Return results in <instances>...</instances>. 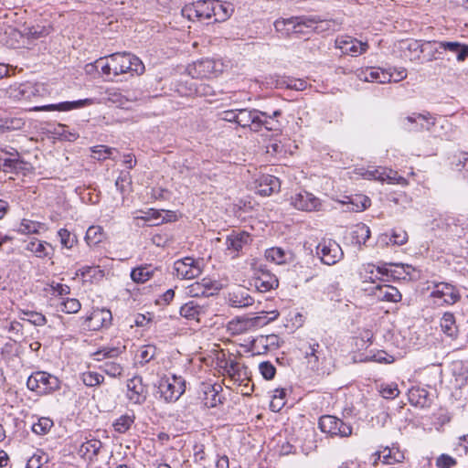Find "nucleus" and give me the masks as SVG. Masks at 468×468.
<instances>
[{"label":"nucleus","mask_w":468,"mask_h":468,"mask_svg":"<svg viewBox=\"0 0 468 468\" xmlns=\"http://www.w3.org/2000/svg\"><path fill=\"white\" fill-rule=\"evenodd\" d=\"M271 317L268 318L266 315H258L254 317H236L231 320L228 324V329L233 335H240L257 327L263 326L275 320L279 316L277 311L271 312Z\"/></svg>","instance_id":"3"},{"label":"nucleus","mask_w":468,"mask_h":468,"mask_svg":"<svg viewBox=\"0 0 468 468\" xmlns=\"http://www.w3.org/2000/svg\"><path fill=\"white\" fill-rule=\"evenodd\" d=\"M125 351V346H104L94 353L95 360L101 361L106 358H115Z\"/></svg>","instance_id":"41"},{"label":"nucleus","mask_w":468,"mask_h":468,"mask_svg":"<svg viewBox=\"0 0 468 468\" xmlns=\"http://www.w3.org/2000/svg\"><path fill=\"white\" fill-rule=\"evenodd\" d=\"M96 68L101 69V73L106 76L110 77L111 75L113 76V69L112 66L111 65V55L105 58H101L96 60Z\"/></svg>","instance_id":"61"},{"label":"nucleus","mask_w":468,"mask_h":468,"mask_svg":"<svg viewBox=\"0 0 468 468\" xmlns=\"http://www.w3.org/2000/svg\"><path fill=\"white\" fill-rule=\"evenodd\" d=\"M220 285L210 278H203L186 288V294L190 297L209 296L219 291Z\"/></svg>","instance_id":"17"},{"label":"nucleus","mask_w":468,"mask_h":468,"mask_svg":"<svg viewBox=\"0 0 468 468\" xmlns=\"http://www.w3.org/2000/svg\"><path fill=\"white\" fill-rule=\"evenodd\" d=\"M148 396V388L144 384L143 378L134 376L127 381V398L133 404L142 405Z\"/></svg>","instance_id":"13"},{"label":"nucleus","mask_w":468,"mask_h":468,"mask_svg":"<svg viewBox=\"0 0 468 468\" xmlns=\"http://www.w3.org/2000/svg\"><path fill=\"white\" fill-rule=\"evenodd\" d=\"M281 188V182L278 177L271 175L262 176L258 184V192L260 195L267 197L272 193L278 192Z\"/></svg>","instance_id":"28"},{"label":"nucleus","mask_w":468,"mask_h":468,"mask_svg":"<svg viewBox=\"0 0 468 468\" xmlns=\"http://www.w3.org/2000/svg\"><path fill=\"white\" fill-rule=\"evenodd\" d=\"M102 447V443L99 440H90L86 442L82 443L80 449V452L82 454H89L90 458H92L98 455L101 448Z\"/></svg>","instance_id":"49"},{"label":"nucleus","mask_w":468,"mask_h":468,"mask_svg":"<svg viewBox=\"0 0 468 468\" xmlns=\"http://www.w3.org/2000/svg\"><path fill=\"white\" fill-rule=\"evenodd\" d=\"M80 378L87 387H95L101 384L104 377L97 372L87 371L81 374Z\"/></svg>","instance_id":"53"},{"label":"nucleus","mask_w":468,"mask_h":468,"mask_svg":"<svg viewBox=\"0 0 468 468\" xmlns=\"http://www.w3.org/2000/svg\"><path fill=\"white\" fill-rule=\"evenodd\" d=\"M280 338L277 335H260L256 337L251 344V348L258 354H264L269 350L279 347Z\"/></svg>","instance_id":"24"},{"label":"nucleus","mask_w":468,"mask_h":468,"mask_svg":"<svg viewBox=\"0 0 468 468\" xmlns=\"http://www.w3.org/2000/svg\"><path fill=\"white\" fill-rule=\"evenodd\" d=\"M156 353V347L152 345L144 346L139 353V363L144 365L150 362Z\"/></svg>","instance_id":"58"},{"label":"nucleus","mask_w":468,"mask_h":468,"mask_svg":"<svg viewBox=\"0 0 468 468\" xmlns=\"http://www.w3.org/2000/svg\"><path fill=\"white\" fill-rule=\"evenodd\" d=\"M111 65L113 69V77L124 73L141 75L144 72V65L142 60L132 53L117 52L111 55Z\"/></svg>","instance_id":"1"},{"label":"nucleus","mask_w":468,"mask_h":468,"mask_svg":"<svg viewBox=\"0 0 468 468\" xmlns=\"http://www.w3.org/2000/svg\"><path fill=\"white\" fill-rule=\"evenodd\" d=\"M93 157L97 160H105L111 157L114 148H111L105 145H96L90 148Z\"/></svg>","instance_id":"60"},{"label":"nucleus","mask_w":468,"mask_h":468,"mask_svg":"<svg viewBox=\"0 0 468 468\" xmlns=\"http://www.w3.org/2000/svg\"><path fill=\"white\" fill-rule=\"evenodd\" d=\"M387 265H388V263H385L382 266L375 267V265H373V264H367V266L366 267L365 270H366L367 273L370 274L368 276V278L372 281V282H375V279L373 278L375 270L377 271V272L378 274H381V275H387V276L390 275L391 277H397L396 273H398L399 275H401V272H399L398 271H392V270L388 269ZM388 265L399 268V269L403 270V272H405L407 274L410 273V271L408 270H410L411 268L410 265L402 264V263H388Z\"/></svg>","instance_id":"27"},{"label":"nucleus","mask_w":468,"mask_h":468,"mask_svg":"<svg viewBox=\"0 0 468 468\" xmlns=\"http://www.w3.org/2000/svg\"><path fill=\"white\" fill-rule=\"evenodd\" d=\"M42 226L43 224L40 222L23 219L20 223L18 231L21 234H36L39 232V229Z\"/></svg>","instance_id":"56"},{"label":"nucleus","mask_w":468,"mask_h":468,"mask_svg":"<svg viewBox=\"0 0 468 468\" xmlns=\"http://www.w3.org/2000/svg\"><path fill=\"white\" fill-rule=\"evenodd\" d=\"M48 461V456L43 451L37 450L27 463L26 468H41Z\"/></svg>","instance_id":"54"},{"label":"nucleus","mask_w":468,"mask_h":468,"mask_svg":"<svg viewBox=\"0 0 468 468\" xmlns=\"http://www.w3.org/2000/svg\"><path fill=\"white\" fill-rule=\"evenodd\" d=\"M378 455V460L382 461L384 463L391 464L396 462H400L404 455L399 450L394 451V449H390L386 447L384 450L379 451L376 453Z\"/></svg>","instance_id":"39"},{"label":"nucleus","mask_w":468,"mask_h":468,"mask_svg":"<svg viewBox=\"0 0 468 468\" xmlns=\"http://www.w3.org/2000/svg\"><path fill=\"white\" fill-rule=\"evenodd\" d=\"M291 205L296 209L313 211L320 207V200L312 193L302 191L291 197Z\"/></svg>","instance_id":"20"},{"label":"nucleus","mask_w":468,"mask_h":468,"mask_svg":"<svg viewBox=\"0 0 468 468\" xmlns=\"http://www.w3.org/2000/svg\"><path fill=\"white\" fill-rule=\"evenodd\" d=\"M46 245L51 247V245L47 242L33 239L27 244L26 250L32 252L33 254H35V256L38 258H44L49 256Z\"/></svg>","instance_id":"45"},{"label":"nucleus","mask_w":468,"mask_h":468,"mask_svg":"<svg viewBox=\"0 0 468 468\" xmlns=\"http://www.w3.org/2000/svg\"><path fill=\"white\" fill-rule=\"evenodd\" d=\"M61 304L63 305L62 311L67 314H76L81 308L80 301L76 298H67L61 303Z\"/></svg>","instance_id":"62"},{"label":"nucleus","mask_w":468,"mask_h":468,"mask_svg":"<svg viewBox=\"0 0 468 468\" xmlns=\"http://www.w3.org/2000/svg\"><path fill=\"white\" fill-rule=\"evenodd\" d=\"M349 204L351 205V207H348L350 211L360 212L367 209L371 201L365 195H356L350 198Z\"/></svg>","instance_id":"47"},{"label":"nucleus","mask_w":468,"mask_h":468,"mask_svg":"<svg viewBox=\"0 0 468 468\" xmlns=\"http://www.w3.org/2000/svg\"><path fill=\"white\" fill-rule=\"evenodd\" d=\"M229 304L235 308L248 307L253 304L254 300L250 295L248 289L236 286L228 293Z\"/></svg>","instance_id":"23"},{"label":"nucleus","mask_w":468,"mask_h":468,"mask_svg":"<svg viewBox=\"0 0 468 468\" xmlns=\"http://www.w3.org/2000/svg\"><path fill=\"white\" fill-rule=\"evenodd\" d=\"M162 397L168 401H176L186 390V380L180 377L173 375L171 378L162 379L159 385Z\"/></svg>","instance_id":"6"},{"label":"nucleus","mask_w":468,"mask_h":468,"mask_svg":"<svg viewBox=\"0 0 468 468\" xmlns=\"http://www.w3.org/2000/svg\"><path fill=\"white\" fill-rule=\"evenodd\" d=\"M52 31L51 27H46L41 25H36L32 27H27L24 28L23 36H26L28 39H38L40 37H47Z\"/></svg>","instance_id":"40"},{"label":"nucleus","mask_w":468,"mask_h":468,"mask_svg":"<svg viewBox=\"0 0 468 468\" xmlns=\"http://www.w3.org/2000/svg\"><path fill=\"white\" fill-rule=\"evenodd\" d=\"M265 257L268 261H271L276 264H283L288 261L290 253L282 248L274 247L265 251Z\"/></svg>","instance_id":"42"},{"label":"nucleus","mask_w":468,"mask_h":468,"mask_svg":"<svg viewBox=\"0 0 468 468\" xmlns=\"http://www.w3.org/2000/svg\"><path fill=\"white\" fill-rule=\"evenodd\" d=\"M290 22H295V27H306L317 33H322L330 28V21L320 19L316 16H292Z\"/></svg>","instance_id":"19"},{"label":"nucleus","mask_w":468,"mask_h":468,"mask_svg":"<svg viewBox=\"0 0 468 468\" xmlns=\"http://www.w3.org/2000/svg\"><path fill=\"white\" fill-rule=\"evenodd\" d=\"M250 285L254 286L261 292H266L277 288L279 281L270 271L260 268L254 271Z\"/></svg>","instance_id":"14"},{"label":"nucleus","mask_w":468,"mask_h":468,"mask_svg":"<svg viewBox=\"0 0 468 468\" xmlns=\"http://www.w3.org/2000/svg\"><path fill=\"white\" fill-rule=\"evenodd\" d=\"M409 401L411 405L426 408L431 405V399L425 388H412L409 391Z\"/></svg>","instance_id":"31"},{"label":"nucleus","mask_w":468,"mask_h":468,"mask_svg":"<svg viewBox=\"0 0 468 468\" xmlns=\"http://www.w3.org/2000/svg\"><path fill=\"white\" fill-rule=\"evenodd\" d=\"M316 254L321 261L327 265H334L343 258V250L340 245L331 239H322L316 247Z\"/></svg>","instance_id":"8"},{"label":"nucleus","mask_w":468,"mask_h":468,"mask_svg":"<svg viewBox=\"0 0 468 468\" xmlns=\"http://www.w3.org/2000/svg\"><path fill=\"white\" fill-rule=\"evenodd\" d=\"M222 63L210 58L201 59L187 67L188 74L194 79L217 77L222 71Z\"/></svg>","instance_id":"5"},{"label":"nucleus","mask_w":468,"mask_h":468,"mask_svg":"<svg viewBox=\"0 0 468 468\" xmlns=\"http://www.w3.org/2000/svg\"><path fill=\"white\" fill-rule=\"evenodd\" d=\"M6 96L14 101H30L39 94L38 87L35 84L16 83L6 89Z\"/></svg>","instance_id":"16"},{"label":"nucleus","mask_w":468,"mask_h":468,"mask_svg":"<svg viewBox=\"0 0 468 468\" xmlns=\"http://www.w3.org/2000/svg\"><path fill=\"white\" fill-rule=\"evenodd\" d=\"M101 368L105 374L112 378L122 376L123 371L122 366L115 361H107Z\"/></svg>","instance_id":"57"},{"label":"nucleus","mask_w":468,"mask_h":468,"mask_svg":"<svg viewBox=\"0 0 468 468\" xmlns=\"http://www.w3.org/2000/svg\"><path fill=\"white\" fill-rule=\"evenodd\" d=\"M357 78L366 82L388 83L394 77L393 73L385 71L379 68H367L356 71Z\"/></svg>","instance_id":"21"},{"label":"nucleus","mask_w":468,"mask_h":468,"mask_svg":"<svg viewBox=\"0 0 468 468\" xmlns=\"http://www.w3.org/2000/svg\"><path fill=\"white\" fill-rule=\"evenodd\" d=\"M106 99L119 107H123L128 101L116 89H108L105 91Z\"/></svg>","instance_id":"59"},{"label":"nucleus","mask_w":468,"mask_h":468,"mask_svg":"<svg viewBox=\"0 0 468 468\" xmlns=\"http://www.w3.org/2000/svg\"><path fill=\"white\" fill-rule=\"evenodd\" d=\"M156 270L151 265H141L132 270L131 279L136 283H144L154 276Z\"/></svg>","instance_id":"35"},{"label":"nucleus","mask_w":468,"mask_h":468,"mask_svg":"<svg viewBox=\"0 0 468 468\" xmlns=\"http://www.w3.org/2000/svg\"><path fill=\"white\" fill-rule=\"evenodd\" d=\"M250 236L245 231L236 232L232 231L226 239L227 250L230 252L238 254L244 246L248 245L250 241Z\"/></svg>","instance_id":"26"},{"label":"nucleus","mask_w":468,"mask_h":468,"mask_svg":"<svg viewBox=\"0 0 468 468\" xmlns=\"http://www.w3.org/2000/svg\"><path fill=\"white\" fill-rule=\"evenodd\" d=\"M408 233L401 229H394L390 237V241L395 245H404L408 241Z\"/></svg>","instance_id":"63"},{"label":"nucleus","mask_w":468,"mask_h":468,"mask_svg":"<svg viewBox=\"0 0 468 468\" xmlns=\"http://www.w3.org/2000/svg\"><path fill=\"white\" fill-rule=\"evenodd\" d=\"M305 358L307 363L313 370H318L320 366V360H323L322 350H320V345L314 343L310 345L309 351L305 353Z\"/></svg>","instance_id":"36"},{"label":"nucleus","mask_w":468,"mask_h":468,"mask_svg":"<svg viewBox=\"0 0 468 468\" xmlns=\"http://www.w3.org/2000/svg\"><path fill=\"white\" fill-rule=\"evenodd\" d=\"M201 313H204L203 307L196 301H190L180 308V314L186 319H196L198 321V316Z\"/></svg>","instance_id":"38"},{"label":"nucleus","mask_w":468,"mask_h":468,"mask_svg":"<svg viewBox=\"0 0 468 468\" xmlns=\"http://www.w3.org/2000/svg\"><path fill=\"white\" fill-rule=\"evenodd\" d=\"M439 49L456 54L458 61H464L468 58V45L456 41H439Z\"/></svg>","instance_id":"30"},{"label":"nucleus","mask_w":468,"mask_h":468,"mask_svg":"<svg viewBox=\"0 0 468 468\" xmlns=\"http://www.w3.org/2000/svg\"><path fill=\"white\" fill-rule=\"evenodd\" d=\"M93 103L92 99H84L78 100L74 101H63L57 104H48L43 106H37L32 108L33 111L36 112H50V111H58V112H68L74 109L82 108L85 106L91 105Z\"/></svg>","instance_id":"22"},{"label":"nucleus","mask_w":468,"mask_h":468,"mask_svg":"<svg viewBox=\"0 0 468 468\" xmlns=\"http://www.w3.org/2000/svg\"><path fill=\"white\" fill-rule=\"evenodd\" d=\"M134 420H135V416L133 414L122 415L120 418H118L113 422L114 431L119 433L126 432L131 428V426L133 424Z\"/></svg>","instance_id":"48"},{"label":"nucleus","mask_w":468,"mask_h":468,"mask_svg":"<svg viewBox=\"0 0 468 468\" xmlns=\"http://www.w3.org/2000/svg\"><path fill=\"white\" fill-rule=\"evenodd\" d=\"M213 22H223L227 20L233 12V6L229 3H222L218 0H212Z\"/></svg>","instance_id":"32"},{"label":"nucleus","mask_w":468,"mask_h":468,"mask_svg":"<svg viewBox=\"0 0 468 468\" xmlns=\"http://www.w3.org/2000/svg\"><path fill=\"white\" fill-rule=\"evenodd\" d=\"M335 48H339L343 54L356 57L366 52L368 48L367 42H361L349 36L339 37L335 42Z\"/></svg>","instance_id":"15"},{"label":"nucleus","mask_w":468,"mask_h":468,"mask_svg":"<svg viewBox=\"0 0 468 468\" xmlns=\"http://www.w3.org/2000/svg\"><path fill=\"white\" fill-rule=\"evenodd\" d=\"M364 176L367 179L378 180L380 182H387L388 184L408 185L406 178L400 176L397 171L388 167L379 166L372 170H367L364 173Z\"/></svg>","instance_id":"12"},{"label":"nucleus","mask_w":468,"mask_h":468,"mask_svg":"<svg viewBox=\"0 0 468 468\" xmlns=\"http://www.w3.org/2000/svg\"><path fill=\"white\" fill-rule=\"evenodd\" d=\"M372 294L378 301L390 303H398L401 300L402 297L401 293L396 287L388 284L377 285L372 290Z\"/></svg>","instance_id":"25"},{"label":"nucleus","mask_w":468,"mask_h":468,"mask_svg":"<svg viewBox=\"0 0 468 468\" xmlns=\"http://www.w3.org/2000/svg\"><path fill=\"white\" fill-rule=\"evenodd\" d=\"M26 122L23 118H8L0 121V133L11 131H18L24 128Z\"/></svg>","instance_id":"43"},{"label":"nucleus","mask_w":468,"mask_h":468,"mask_svg":"<svg viewBox=\"0 0 468 468\" xmlns=\"http://www.w3.org/2000/svg\"><path fill=\"white\" fill-rule=\"evenodd\" d=\"M378 391L386 399H393L400 393L396 383H383L379 385Z\"/></svg>","instance_id":"52"},{"label":"nucleus","mask_w":468,"mask_h":468,"mask_svg":"<svg viewBox=\"0 0 468 468\" xmlns=\"http://www.w3.org/2000/svg\"><path fill=\"white\" fill-rule=\"evenodd\" d=\"M441 331L450 338L456 339L458 336V326L455 316L452 313H444L440 321Z\"/></svg>","instance_id":"33"},{"label":"nucleus","mask_w":468,"mask_h":468,"mask_svg":"<svg viewBox=\"0 0 468 468\" xmlns=\"http://www.w3.org/2000/svg\"><path fill=\"white\" fill-rule=\"evenodd\" d=\"M202 269V261L192 257H185L174 263L175 273L180 279H194L201 274Z\"/></svg>","instance_id":"9"},{"label":"nucleus","mask_w":468,"mask_h":468,"mask_svg":"<svg viewBox=\"0 0 468 468\" xmlns=\"http://www.w3.org/2000/svg\"><path fill=\"white\" fill-rule=\"evenodd\" d=\"M27 387L39 395H46L59 389L60 380L51 374L37 371L28 377Z\"/></svg>","instance_id":"2"},{"label":"nucleus","mask_w":468,"mask_h":468,"mask_svg":"<svg viewBox=\"0 0 468 468\" xmlns=\"http://www.w3.org/2000/svg\"><path fill=\"white\" fill-rule=\"evenodd\" d=\"M104 238L103 229L101 226H90L85 236L88 245H97L102 241Z\"/></svg>","instance_id":"46"},{"label":"nucleus","mask_w":468,"mask_h":468,"mask_svg":"<svg viewBox=\"0 0 468 468\" xmlns=\"http://www.w3.org/2000/svg\"><path fill=\"white\" fill-rule=\"evenodd\" d=\"M224 375H227L230 381H241L247 375V367L236 360H228L223 367Z\"/></svg>","instance_id":"29"},{"label":"nucleus","mask_w":468,"mask_h":468,"mask_svg":"<svg viewBox=\"0 0 468 468\" xmlns=\"http://www.w3.org/2000/svg\"><path fill=\"white\" fill-rule=\"evenodd\" d=\"M430 297L436 306L452 305L459 302L461 294L459 290L448 282H437L434 284Z\"/></svg>","instance_id":"4"},{"label":"nucleus","mask_w":468,"mask_h":468,"mask_svg":"<svg viewBox=\"0 0 468 468\" xmlns=\"http://www.w3.org/2000/svg\"><path fill=\"white\" fill-rule=\"evenodd\" d=\"M318 426L322 432L331 436L348 437L352 434V427L349 424L332 415L322 416Z\"/></svg>","instance_id":"7"},{"label":"nucleus","mask_w":468,"mask_h":468,"mask_svg":"<svg viewBox=\"0 0 468 468\" xmlns=\"http://www.w3.org/2000/svg\"><path fill=\"white\" fill-rule=\"evenodd\" d=\"M112 314L109 309L96 308L85 318V324L90 330H100L112 324Z\"/></svg>","instance_id":"18"},{"label":"nucleus","mask_w":468,"mask_h":468,"mask_svg":"<svg viewBox=\"0 0 468 468\" xmlns=\"http://www.w3.org/2000/svg\"><path fill=\"white\" fill-rule=\"evenodd\" d=\"M53 426V420L49 418H39L37 423L32 425V431L37 435L47 434Z\"/></svg>","instance_id":"55"},{"label":"nucleus","mask_w":468,"mask_h":468,"mask_svg":"<svg viewBox=\"0 0 468 468\" xmlns=\"http://www.w3.org/2000/svg\"><path fill=\"white\" fill-rule=\"evenodd\" d=\"M405 120L410 123H414L417 120H422L425 122V124L420 125V129H424L430 131L432 126L435 125V118L431 116L429 112H425L423 113H413L410 116L405 118Z\"/></svg>","instance_id":"44"},{"label":"nucleus","mask_w":468,"mask_h":468,"mask_svg":"<svg viewBox=\"0 0 468 468\" xmlns=\"http://www.w3.org/2000/svg\"><path fill=\"white\" fill-rule=\"evenodd\" d=\"M400 48L405 58H409L410 60L413 61L420 58V54L423 52L422 47L419 40H407L400 43Z\"/></svg>","instance_id":"34"},{"label":"nucleus","mask_w":468,"mask_h":468,"mask_svg":"<svg viewBox=\"0 0 468 468\" xmlns=\"http://www.w3.org/2000/svg\"><path fill=\"white\" fill-rule=\"evenodd\" d=\"M212 0H200L185 5L182 16L189 20L213 18Z\"/></svg>","instance_id":"11"},{"label":"nucleus","mask_w":468,"mask_h":468,"mask_svg":"<svg viewBox=\"0 0 468 468\" xmlns=\"http://www.w3.org/2000/svg\"><path fill=\"white\" fill-rule=\"evenodd\" d=\"M370 229L364 223H358L355 226L352 231V240L354 243L361 246L366 244L367 240L370 238Z\"/></svg>","instance_id":"37"},{"label":"nucleus","mask_w":468,"mask_h":468,"mask_svg":"<svg viewBox=\"0 0 468 468\" xmlns=\"http://www.w3.org/2000/svg\"><path fill=\"white\" fill-rule=\"evenodd\" d=\"M237 124L242 128H250L251 131L258 132L262 126L267 127V122L262 121L261 116H266L267 112L250 109H238Z\"/></svg>","instance_id":"10"},{"label":"nucleus","mask_w":468,"mask_h":468,"mask_svg":"<svg viewBox=\"0 0 468 468\" xmlns=\"http://www.w3.org/2000/svg\"><path fill=\"white\" fill-rule=\"evenodd\" d=\"M58 236L60 240V244L63 248L72 249L78 242L76 235L72 234L67 229H60L58 231Z\"/></svg>","instance_id":"50"},{"label":"nucleus","mask_w":468,"mask_h":468,"mask_svg":"<svg viewBox=\"0 0 468 468\" xmlns=\"http://www.w3.org/2000/svg\"><path fill=\"white\" fill-rule=\"evenodd\" d=\"M24 162L19 158L6 157L3 159L0 170L4 172H17L24 168Z\"/></svg>","instance_id":"51"},{"label":"nucleus","mask_w":468,"mask_h":468,"mask_svg":"<svg viewBox=\"0 0 468 468\" xmlns=\"http://www.w3.org/2000/svg\"><path fill=\"white\" fill-rule=\"evenodd\" d=\"M259 369L262 377L267 380L272 379L276 374L275 367L269 361L261 362L259 365Z\"/></svg>","instance_id":"64"}]
</instances>
